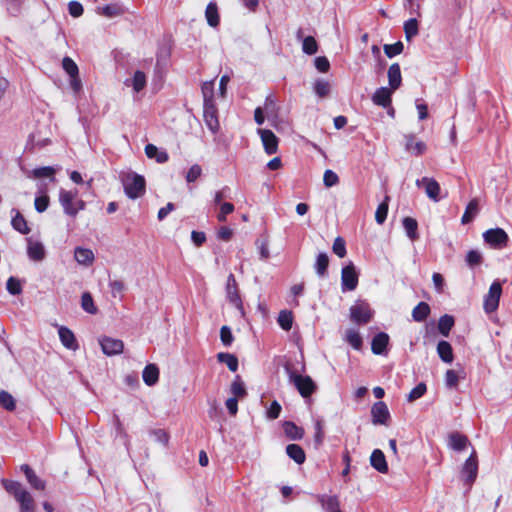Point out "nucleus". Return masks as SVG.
Returning a JSON list of instances; mask_svg holds the SVG:
<instances>
[{
	"label": "nucleus",
	"mask_w": 512,
	"mask_h": 512,
	"mask_svg": "<svg viewBox=\"0 0 512 512\" xmlns=\"http://www.w3.org/2000/svg\"><path fill=\"white\" fill-rule=\"evenodd\" d=\"M450 446L454 450L462 451L467 447L468 438L458 432L452 433L449 436Z\"/></svg>",
	"instance_id": "4c0bfd02"
},
{
	"label": "nucleus",
	"mask_w": 512,
	"mask_h": 512,
	"mask_svg": "<svg viewBox=\"0 0 512 512\" xmlns=\"http://www.w3.org/2000/svg\"><path fill=\"white\" fill-rule=\"evenodd\" d=\"M230 391L236 399L243 398L247 395L246 388L239 375H237L231 383Z\"/></svg>",
	"instance_id": "ea45409f"
},
{
	"label": "nucleus",
	"mask_w": 512,
	"mask_h": 512,
	"mask_svg": "<svg viewBox=\"0 0 512 512\" xmlns=\"http://www.w3.org/2000/svg\"><path fill=\"white\" fill-rule=\"evenodd\" d=\"M466 262L469 266H477L482 263V255L477 250H469L466 255Z\"/></svg>",
	"instance_id": "680f3d73"
},
{
	"label": "nucleus",
	"mask_w": 512,
	"mask_h": 512,
	"mask_svg": "<svg viewBox=\"0 0 512 512\" xmlns=\"http://www.w3.org/2000/svg\"><path fill=\"white\" fill-rule=\"evenodd\" d=\"M143 381L146 385L152 386L157 383L159 379V369L155 364L147 365L142 373Z\"/></svg>",
	"instance_id": "c85d7f7f"
},
{
	"label": "nucleus",
	"mask_w": 512,
	"mask_h": 512,
	"mask_svg": "<svg viewBox=\"0 0 512 512\" xmlns=\"http://www.w3.org/2000/svg\"><path fill=\"white\" fill-rule=\"evenodd\" d=\"M323 182L326 187H332L339 183V177L334 171L328 169L324 172Z\"/></svg>",
	"instance_id": "052dcab7"
},
{
	"label": "nucleus",
	"mask_w": 512,
	"mask_h": 512,
	"mask_svg": "<svg viewBox=\"0 0 512 512\" xmlns=\"http://www.w3.org/2000/svg\"><path fill=\"white\" fill-rule=\"evenodd\" d=\"M0 404L8 411H13L16 407L15 399L6 391L0 392Z\"/></svg>",
	"instance_id": "5fc2aeb1"
},
{
	"label": "nucleus",
	"mask_w": 512,
	"mask_h": 512,
	"mask_svg": "<svg viewBox=\"0 0 512 512\" xmlns=\"http://www.w3.org/2000/svg\"><path fill=\"white\" fill-rule=\"evenodd\" d=\"M203 118L207 127L216 133L219 130L220 124L218 119V109L214 103H203Z\"/></svg>",
	"instance_id": "9b49d317"
},
{
	"label": "nucleus",
	"mask_w": 512,
	"mask_h": 512,
	"mask_svg": "<svg viewBox=\"0 0 512 512\" xmlns=\"http://www.w3.org/2000/svg\"><path fill=\"white\" fill-rule=\"evenodd\" d=\"M220 339L224 346H230L234 340L231 329L228 326H222L220 329Z\"/></svg>",
	"instance_id": "e2e57ef3"
},
{
	"label": "nucleus",
	"mask_w": 512,
	"mask_h": 512,
	"mask_svg": "<svg viewBox=\"0 0 512 512\" xmlns=\"http://www.w3.org/2000/svg\"><path fill=\"white\" fill-rule=\"evenodd\" d=\"M393 91L394 90L391 88L389 89L387 87H380L375 91L372 97V101L374 104L386 108L391 105V96Z\"/></svg>",
	"instance_id": "a211bd4d"
},
{
	"label": "nucleus",
	"mask_w": 512,
	"mask_h": 512,
	"mask_svg": "<svg viewBox=\"0 0 512 512\" xmlns=\"http://www.w3.org/2000/svg\"><path fill=\"white\" fill-rule=\"evenodd\" d=\"M459 377L455 370L449 369L445 373V382L446 385L450 388L456 387L458 385Z\"/></svg>",
	"instance_id": "338daca9"
},
{
	"label": "nucleus",
	"mask_w": 512,
	"mask_h": 512,
	"mask_svg": "<svg viewBox=\"0 0 512 512\" xmlns=\"http://www.w3.org/2000/svg\"><path fill=\"white\" fill-rule=\"evenodd\" d=\"M97 12L108 18L117 17L124 13L123 9L118 4H109L104 7H99L97 8Z\"/></svg>",
	"instance_id": "58836bf2"
},
{
	"label": "nucleus",
	"mask_w": 512,
	"mask_h": 512,
	"mask_svg": "<svg viewBox=\"0 0 512 512\" xmlns=\"http://www.w3.org/2000/svg\"><path fill=\"white\" fill-rule=\"evenodd\" d=\"M302 50L308 55H313L317 52L318 44L313 36H307L303 39Z\"/></svg>",
	"instance_id": "3c124183"
},
{
	"label": "nucleus",
	"mask_w": 512,
	"mask_h": 512,
	"mask_svg": "<svg viewBox=\"0 0 512 512\" xmlns=\"http://www.w3.org/2000/svg\"><path fill=\"white\" fill-rule=\"evenodd\" d=\"M289 378L303 398L311 397L317 389L315 382L308 375H300L292 372L290 373Z\"/></svg>",
	"instance_id": "20e7f679"
},
{
	"label": "nucleus",
	"mask_w": 512,
	"mask_h": 512,
	"mask_svg": "<svg viewBox=\"0 0 512 512\" xmlns=\"http://www.w3.org/2000/svg\"><path fill=\"white\" fill-rule=\"evenodd\" d=\"M404 33L406 40L410 41L413 37L418 35V21L416 18H411L407 20L404 24Z\"/></svg>",
	"instance_id": "a19ab883"
},
{
	"label": "nucleus",
	"mask_w": 512,
	"mask_h": 512,
	"mask_svg": "<svg viewBox=\"0 0 512 512\" xmlns=\"http://www.w3.org/2000/svg\"><path fill=\"white\" fill-rule=\"evenodd\" d=\"M478 474V459L475 450L472 451L471 455L466 459L462 470L461 476L466 484L471 485L477 478Z\"/></svg>",
	"instance_id": "1a4fd4ad"
},
{
	"label": "nucleus",
	"mask_w": 512,
	"mask_h": 512,
	"mask_svg": "<svg viewBox=\"0 0 512 512\" xmlns=\"http://www.w3.org/2000/svg\"><path fill=\"white\" fill-rule=\"evenodd\" d=\"M62 67L70 77L79 74L77 64L70 57L63 58Z\"/></svg>",
	"instance_id": "6e6d98bb"
},
{
	"label": "nucleus",
	"mask_w": 512,
	"mask_h": 512,
	"mask_svg": "<svg viewBox=\"0 0 512 512\" xmlns=\"http://www.w3.org/2000/svg\"><path fill=\"white\" fill-rule=\"evenodd\" d=\"M122 181L124 191L129 198L136 199L144 195L145 179L143 176L130 172L123 177Z\"/></svg>",
	"instance_id": "7ed1b4c3"
},
{
	"label": "nucleus",
	"mask_w": 512,
	"mask_h": 512,
	"mask_svg": "<svg viewBox=\"0 0 512 512\" xmlns=\"http://www.w3.org/2000/svg\"><path fill=\"white\" fill-rule=\"evenodd\" d=\"M383 48L386 56L392 58L403 52L404 45L401 41H397L393 44H385Z\"/></svg>",
	"instance_id": "8fccbe9b"
},
{
	"label": "nucleus",
	"mask_w": 512,
	"mask_h": 512,
	"mask_svg": "<svg viewBox=\"0 0 512 512\" xmlns=\"http://www.w3.org/2000/svg\"><path fill=\"white\" fill-rule=\"evenodd\" d=\"M387 76L390 88L392 90L398 89L402 82L400 65L398 63L390 65Z\"/></svg>",
	"instance_id": "b1692460"
},
{
	"label": "nucleus",
	"mask_w": 512,
	"mask_h": 512,
	"mask_svg": "<svg viewBox=\"0 0 512 512\" xmlns=\"http://www.w3.org/2000/svg\"><path fill=\"white\" fill-rule=\"evenodd\" d=\"M74 258L78 264L90 266L94 262V253L90 249L77 247L74 251Z\"/></svg>",
	"instance_id": "393cba45"
},
{
	"label": "nucleus",
	"mask_w": 512,
	"mask_h": 512,
	"mask_svg": "<svg viewBox=\"0 0 512 512\" xmlns=\"http://www.w3.org/2000/svg\"><path fill=\"white\" fill-rule=\"evenodd\" d=\"M226 297L230 304H232L239 311L243 312V302L240 296V291L238 287V283L234 274L230 273L227 277L226 283Z\"/></svg>",
	"instance_id": "0eeeda50"
},
{
	"label": "nucleus",
	"mask_w": 512,
	"mask_h": 512,
	"mask_svg": "<svg viewBox=\"0 0 512 512\" xmlns=\"http://www.w3.org/2000/svg\"><path fill=\"white\" fill-rule=\"evenodd\" d=\"M32 174H33V176L35 178L49 177L53 181L55 180V178H54L55 169L53 167H50V166L36 168V169H34L32 171Z\"/></svg>",
	"instance_id": "13d9d810"
},
{
	"label": "nucleus",
	"mask_w": 512,
	"mask_h": 512,
	"mask_svg": "<svg viewBox=\"0 0 512 512\" xmlns=\"http://www.w3.org/2000/svg\"><path fill=\"white\" fill-rule=\"evenodd\" d=\"M417 186H423L425 188L426 195L433 201L438 202L440 200L441 187L434 178L423 177L422 179L416 180Z\"/></svg>",
	"instance_id": "ddd939ff"
},
{
	"label": "nucleus",
	"mask_w": 512,
	"mask_h": 512,
	"mask_svg": "<svg viewBox=\"0 0 512 512\" xmlns=\"http://www.w3.org/2000/svg\"><path fill=\"white\" fill-rule=\"evenodd\" d=\"M372 422L375 425H386L390 418V413L385 402L378 401L371 407Z\"/></svg>",
	"instance_id": "4468645a"
},
{
	"label": "nucleus",
	"mask_w": 512,
	"mask_h": 512,
	"mask_svg": "<svg viewBox=\"0 0 512 512\" xmlns=\"http://www.w3.org/2000/svg\"><path fill=\"white\" fill-rule=\"evenodd\" d=\"M349 310L351 321L358 325H365L369 323L373 317V311L369 304L365 302L354 304Z\"/></svg>",
	"instance_id": "39448f33"
},
{
	"label": "nucleus",
	"mask_w": 512,
	"mask_h": 512,
	"mask_svg": "<svg viewBox=\"0 0 512 512\" xmlns=\"http://www.w3.org/2000/svg\"><path fill=\"white\" fill-rule=\"evenodd\" d=\"M437 353L443 362L451 363L453 361V349L449 342L440 341L437 345Z\"/></svg>",
	"instance_id": "7c9ffc66"
},
{
	"label": "nucleus",
	"mask_w": 512,
	"mask_h": 512,
	"mask_svg": "<svg viewBox=\"0 0 512 512\" xmlns=\"http://www.w3.org/2000/svg\"><path fill=\"white\" fill-rule=\"evenodd\" d=\"M483 239L491 247L501 249L507 246L509 237L502 228H492L483 233Z\"/></svg>",
	"instance_id": "423d86ee"
},
{
	"label": "nucleus",
	"mask_w": 512,
	"mask_h": 512,
	"mask_svg": "<svg viewBox=\"0 0 512 512\" xmlns=\"http://www.w3.org/2000/svg\"><path fill=\"white\" fill-rule=\"evenodd\" d=\"M145 154L148 158L155 159L158 163H165L169 158L165 150H160L153 144L145 146Z\"/></svg>",
	"instance_id": "cd10ccee"
},
{
	"label": "nucleus",
	"mask_w": 512,
	"mask_h": 512,
	"mask_svg": "<svg viewBox=\"0 0 512 512\" xmlns=\"http://www.w3.org/2000/svg\"><path fill=\"white\" fill-rule=\"evenodd\" d=\"M6 491L19 503L20 512H35L36 505L30 492L19 482L3 480Z\"/></svg>",
	"instance_id": "f257e3e1"
},
{
	"label": "nucleus",
	"mask_w": 512,
	"mask_h": 512,
	"mask_svg": "<svg viewBox=\"0 0 512 512\" xmlns=\"http://www.w3.org/2000/svg\"><path fill=\"white\" fill-rule=\"evenodd\" d=\"M478 211H479V203H478V200L476 198H474V199L470 200L469 203L467 204L466 209L461 218V223L462 224L470 223L474 219V217L478 213Z\"/></svg>",
	"instance_id": "2f4dec72"
},
{
	"label": "nucleus",
	"mask_w": 512,
	"mask_h": 512,
	"mask_svg": "<svg viewBox=\"0 0 512 512\" xmlns=\"http://www.w3.org/2000/svg\"><path fill=\"white\" fill-rule=\"evenodd\" d=\"M282 407L278 401L274 400L271 402L270 407L267 410V417L271 420H275L280 416Z\"/></svg>",
	"instance_id": "69168bd1"
},
{
	"label": "nucleus",
	"mask_w": 512,
	"mask_h": 512,
	"mask_svg": "<svg viewBox=\"0 0 512 512\" xmlns=\"http://www.w3.org/2000/svg\"><path fill=\"white\" fill-rule=\"evenodd\" d=\"M316 499L325 512H343L341 510L340 500L336 495L320 494L316 496Z\"/></svg>",
	"instance_id": "f3484780"
},
{
	"label": "nucleus",
	"mask_w": 512,
	"mask_h": 512,
	"mask_svg": "<svg viewBox=\"0 0 512 512\" xmlns=\"http://www.w3.org/2000/svg\"><path fill=\"white\" fill-rule=\"evenodd\" d=\"M100 345L104 354L108 356L117 355L123 352L124 344L120 339L103 337Z\"/></svg>",
	"instance_id": "2eb2a0df"
},
{
	"label": "nucleus",
	"mask_w": 512,
	"mask_h": 512,
	"mask_svg": "<svg viewBox=\"0 0 512 512\" xmlns=\"http://www.w3.org/2000/svg\"><path fill=\"white\" fill-rule=\"evenodd\" d=\"M314 430H315V433H314L313 439H314L315 448H319L323 444L324 438H325L324 427H323V423L321 420H317L315 422Z\"/></svg>",
	"instance_id": "09e8293b"
},
{
	"label": "nucleus",
	"mask_w": 512,
	"mask_h": 512,
	"mask_svg": "<svg viewBox=\"0 0 512 512\" xmlns=\"http://www.w3.org/2000/svg\"><path fill=\"white\" fill-rule=\"evenodd\" d=\"M27 254L31 260L39 262L44 260L46 256V250L40 241L27 238Z\"/></svg>",
	"instance_id": "dca6fc26"
},
{
	"label": "nucleus",
	"mask_w": 512,
	"mask_h": 512,
	"mask_svg": "<svg viewBox=\"0 0 512 512\" xmlns=\"http://www.w3.org/2000/svg\"><path fill=\"white\" fill-rule=\"evenodd\" d=\"M283 430L286 437L290 440H301L305 435L304 429L292 421H285L283 423Z\"/></svg>",
	"instance_id": "4be33fe9"
},
{
	"label": "nucleus",
	"mask_w": 512,
	"mask_h": 512,
	"mask_svg": "<svg viewBox=\"0 0 512 512\" xmlns=\"http://www.w3.org/2000/svg\"><path fill=\"white\" fill-rule=\"evenodd\" d=\"M371 466L380 473L386 474L388 472V464L382 450L375 449L370 456Z\"/></svg>",
	"instance_id": "6ab92c4d"
},
{
	"label": "nucleus",
	"mask_w": 512,
	"mask_h": 512,
	"mask_svg": "<svg viewBox=\"0 0 512 512\" xmlns=\"http://www.w3.org/2000/svg\"><path fill=\"white\" fill-rule=\"evenodd\" d=\"M286 453L295 463L301 465L306 460V454L303 448L298 444H289L286 446Z\"/></svg>",
	"instance_id": "a878e982"
},
{
	"label": "nucleus",
	"mask_w": 512,
	"mask_h": 512,
	"mask_svg": "<svg viewBox=\"0 0 512 512\" xmlns=\"http://www.w3.org/2000/svg\"><path fill=\"white\" fill-rule=\"evenodd\" d=\"M315 270L319 277H324L328 273L329 257L326 253H319L315 262Z\"/></svg>",
	"instance_id": "72a5a7b5"
},
{
	"label": "nucleus",
	"mask_w": 512,
	"mask_h": 512,
	"mask_svg": "<svg viewBox=\"0 0 512 512\" xmlns=\"http://www.w3.org/2000/svg\"><path fill=\"white\" fill-rule=\"evenodd\" d=\"M217 360L220 363L225 364L231 372H236L238 370V358L234 354L220 352L217 354Z\"/></svg>",
	"instance_id": "473e14b6"
},
{
	"label": "nucleus",
	"mask_w": 512,
	"mask_h": 512,
	"mask_svg": "<svg viewBox=\"0 0 512 512\" xmlns=\"http://www.w3.org/2000/svg\"><path fill=\"white\" fill-rule=\"evenodd\" d=\"M265 152L268 155L275 154L278 151V137L269 129H258Z\"/></svg>",
	"instance_id": "f8f14e48"
},
{
	"label": "nucleus",
	"mask_w": 512,
	"mask_h": 512,
	"mask_svg": "<svg viewBox=\"0 0 512 512\" xmlns=\"http://www.w3.org/2000/svg\"><path fill=\"white\" fill-rule=\"evenodd\" d=\"M81 307L89 314H96L98 309L94 304L92 295L89 292H84L81 296Z\"/></svg>",
	"instance_id": "37998d69"
},
{
	"label": "nucleus",
	"mask_w": 512,
	"mask_h": 512,
	"mask_svg": "<svg viewBox=\"0 0 512 512\" xmlns=\"http://www.w3.org/2000/svg\"><path fill=\"white\" fill-rule=\"evenodd\" d=\"M234 210V205L229 202H225L220 206V212L217 216L218 221L224 222L226 221V216L230 213H232Z\"/></svg>",
	"instance_id": "774afa93"
},
{
	"label": "nucleus",
	"mask_w": 512,
	"mask_h": 512,
	"mask_svg": "<svg viewBox=\"0 0 512 512\" xmlns=\"http://www.w3.org/2000/svg\"><path fill=\"white\" fill-rule=\"evenodd\" d=\"M7 290L12 295H18L22 292V286L18 279L10 277L7 280Z\"/></svg>",
	"instance_id": "0e129e2a"
},
{
	"label": "nucleus",
	"mask_w": 512,
	"mask_h": 512,
	"mask_svg": "<svg viewBox=\"0 0 512 512\" xmlns=\"http://www.w3.org/2000/svg\"><path fill=\"white\" fill-rule=\"evenodd\" d=\"M388 200H389V197L386 196L384 201H382L376 209L375 220L378 224H383L387 218L388 209H389Z\"/></svg>",
	"instance_id": "49530a36"
},
{
	"label": "nucleus",
	"mask_w": 512,
	"mask_h": 512,
	"mask_svg": "<svg viewBox=\"0 0 512 512\" xmlns=\"http://www.w3.org/2000/svg\"><path fill=\"white\" fill-rule=\"evenodd\" d=\"M314 91L320 97L324 98L330 93V84L326 80H317L314 84Z\"/></svg>",
	"instance_id": "864d4df0"
},
{
	"label": "nucleus",
	"mask_w": 512,
	"mask_h": 512,
	"mask_svg": "<svg viewBox=\"0 0 512 512\" xmlns=\"http://www.w3.org/2000/svg\"><path fill=\"white\" fill-rule=\"evenodd\" d=\"M359 282L358 273L353 263L344 266L341 271L342 291H353L357 288Z\"/></svg>",
	"instance_id": "6e6552de"
},
{
	"label": "nucleus",
	"mask_w": 512,
	"mask_h": 512,
	"mask_svg": "<svg viewBox=\"0 0 512 512\" xmlns=\"http://www.w3.org/2000/svg\"><path fill=\"white\" fill-rule=\"evenodd\" d=\"M59 337L62 342V344L70 349V350H76L78 348V344L75 338L74 333L68 329L67 327L61 326L59 328Z\"/></svg>",
	"instance_id": "5701e85b"
},
{
	"label": "nucleus",
	"mask_w": 512,
	"mask_h": 512,
	"mask_svg": "<svg viewBox=\"0 0 512 512\" xmlns=\"http://www.w3.org/2000/svg\"><path fill=\"white\" fill-rule=\"evenodd\" d=\"M406 150L420 156L426 151V144L423 141H415L414 136H409L406 142Z\"/></svg>",
	"instance_id": "c9c22d12"
},
{
	"label": "nucleus",
	"mask_w": 512,
	"mask_h": 512,
	"mask_svg": "<svg viewBox=\"0 0 512 512\" xmlns=\"http://www.w3.org/2000/svg\"><path fill=\"white\" fill-rule=\"evenodd\" d=\"M332 250L339 258L345 257L347 253L345 240L340 236L337 237L334 240Z\"/></svg>",
	"instance_id": "bf43d9fd"
},
{
	"label": "nucleus",
	"mask_w": 512,
	"mask_h": 512,
	"mask_svg": "<svg viewBox=\"0 0 512 512\" xmlns=\"http://www.w3.org/2000/svg\"><path fill=\"white\" fill-rule=\"evenodd\" d=\"M59 202L67 215L75 217L80 210L85 208V202L78 198L77 190H64L59 192Z\"/></svg>",
	"instance_id": "f03ea898"
},
{
	"label": "nucleus",
	"mask_w": 512,
	"mask_h": 512,
	"mask_svg": "<svg viewBox=\"0 0 512 512\" xmlns=\"http://www.w3.org/2000/svg\"><path fill=\"white\" fill-rule=\"evenodd\" d=\"M502 294L500 282L494 281L489 288L488 294L484 299V310L487 313L494 312L499 306V300Z\"/></svg>",
	"instance_id": "9d476101"
},
{
	"label": "nucleus",
	"mask_w": 512,
	"mask_h": 512,
	"mask_svg": "<svg viewBox=\"0 0 512 512\" xmlns=\"http://www.w3.org/2000/svg\"><path fill=\"white\" fill-rule=\"evenodd\" d=\"M203 103H214V81H207L201 87Z\"/></svg>",
	"instance_id": "de8ad7c7"
},
{
	"label": "nucleus",
	"mask_w": 512,
	"mask_h": 512,
	"mask_svg": "<svg viewBox=\"0 0 512 512\" xmlns=\"http://www.w3.org/2000/svg\"><path fill=\"white\" fill-rule=\"evenodd\" d=\"M12 226L22 234H28L30 232V228L28 227L25 218L18 211L12 219Z\"/></svg>",
	"instance_id": "a18cd8bd"
},
{
	"label": "nucleus",
	"mask_w": 512,
	"mask_h": 512,
	"mask_svg": "<svg viewBox=\"0 0 512 512\" xmlns=\"http://www.w3.org/2000/svg\"><path fill=\"white\" fill-rule=\"evenodd\" d=\"M146 85V76L142 71H136L133 79L132 86L135 92L141 91Z\"/></svg>",
	"instance_id": "4d7b16f0"
},
{
	"label": "nucleus",
	"mask_w": 512,
	"mask_h": 512,
	"mask_svg": "<svg viewBox=\"0 0 512 512\" xmlns=\"http://www.w3.org/2000/svg\"><path fill=\"white\" fill-rule=\"evenodd\" d=\"M403 227L405 229L406 235L411 241H416L419 238L418 234V223L415 218L412 217H404L402 220Z\"/></svg>",
	"instance_id": "bb28decb"
},
{
	"label": "nucleus",
	"mask_w": 512,
	"mask_h": 512,
	"mask_svg": "<svg viewBox=\"0 0 512 512\" xmlns=\"http://www.w3.org/2000/svg\"><path fill=\"white\" fill-rule=\"evenodd\" d=\"M454 318L451 315L445 314L440 317L438 321V330L441 335L447 337L454 326Z\"/></svg>",
	"instance_id": "e433bc0d"
},
{
	"label": "nucleus",
	"mask_w": 512,
	"mask_h": 512,
	"mask_svg": "<svg viewBox=\"0 0 512 512\" xmlns=\"http://www.w3.org/2000/svg\"><path fill=\"white\" fill-rule=\"evenodd\" d=\"M277 321H278L279 326L283 330L289 331L292 328V324H293L292 312L287 311V310L280 311Z\"/></svg>",
	"instance_id": "79ce46f5"
},
{
	"label": "nucleus",
	"mask_w": 512,
	"mask_h": 512,
	"mask_svg": "<svg viewBox=\"0 0 512 512\" xmlns=\"http://www.w3.org/2000/svg\"><path fill=\"white\" fill-rule=\"evenodd\" d=\"M389 343V336L384 332L377 333L371 341V350L376 355H381L386 350Z\"/></svg>",
	"instance_id": "412c9836"
},
{
	"label": "nucleus",
	"mask_w": 512,
	"mask_h": 512,
	"mask_svg": "<svg viewBox=\"0 0 512 512\" xmlns=\"http://www.w3.org/2000/svg\"><path fill=\"white\" fill-rule=\"evenodd\" d=\"M430 306L426 302H419L412 311V317L417 322L427 319L430 314Z\"/></svg>",
	"instance_id": "f704fd0d"
},
{
	"label": "nucleus",
	"mask_w": 512,
	"mask_h": 512,
	"mask_svg": "<svg viewBox=\"0 0 512 512\" xmlns=\"http://www.w3.org/2000/svg\"><path fill=\"white\" fill-rule=\"evenodd\" d=\"M345 339L355 350H360L362 348L363 341L357 331L353 329L347 330Z\"/></svg>",
	"instance_id": "c03bdc74"
},
{
	"label": "nucleus",
	"mask_w": 512,
	"mask_h": 512,
	"mask_svg": "<svg viewBox=\"0 0 512 512\" xmlns=\"http://www.w3.org/2000/svg\"><path fill=\"white\" fill-rule=\"evenodd\" d=\"M427 391V386L424 382L417 384L408 394L407 401L414 402L421 398Z\"/></svg>",
	"instance_id": "603ef678"
},
{
	"label": "nucleus",
	"mask_w": 512,
	"mask_h": 512,
	"mask_svg": "<svg viewBox=\"0 0 512 512\" xmlns=\"http://www.w3.org/2000/svg\"><path fill=\"white\" fill-rule=\"evenodd\" d=\"M21 470L24 472L28 483L36 490H44L46 483L44 480L39 478L36 473L28 464L21 465Z\"/></svg>",
	"instance_id": "aec40b11"
},
{
	"label": "nucleus",
	"mask_w": 512,
	"mask_h": 512,
	"mask_svg": "<svg viewBox=\"0 0 512 512\" xmlns=\"http://www.w3.org/2000/svg\"><path fill=\"white\" fill-rule=\"evenodd\" d=\"M205 18L211 27H217L220 23L218 6L215 2H210L205 10Z\"/></svg>",
	"instance_id": "c756f323"
}]
</instances>
